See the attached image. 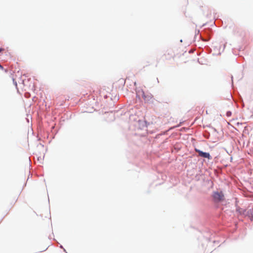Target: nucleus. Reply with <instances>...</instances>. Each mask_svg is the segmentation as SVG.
<instances>
[{
    "label": "nucleus",
    "mask_w": 253,
    "mask_h": 253,
    "mask_svg": "<svg viewBox=\"0 0 253 253\" xmlns=\"http://www.w3.org/2000/svg\"><path fill=\"white\" fill-rule=\"evenodd\" d=\"M2 50H3V49H2V48H0V52L1 51H2Z\"/></svg>",
    "instance_id": "5"
},
{
    "label": "nucleus",
    "mask_w": 253,
    "mask_h": 253,
    "mask_svg": "<svg viewBox=\"0 0 253 253\" xmlns=\"http://www.w3.org/2000/svg\"><path fill=\"white\" fill-rule=\"evenodd\" d=\"M212 200L214 203L218 207L221 200V196L218 192H214L212 195Z\"/></svg>",
    "instance_id": "1"
},
{
    "label": "nucleus",
    "mask_w": 253,
    "mask_h": 253,
    "mask_svg": "<svg viewBox=\"0 0 253 253\" xmlns=\"http://www.w3.org/2000/svg\"><path fill=\"white\" fill-rule=\"evenodd\" d=\"M195 151L198 153L199 156L205 158H208L209 159H211V157L209 153L203 152L197 149H195Z\"/></svg>",
    "instance_id": "3"
},
{
    "label": "nucleus",
    "mask_w": 253,
    "mask_h": 253,
    "mask_svg": "<svg viewBox=\"0 0 253 253\" xmlns=\"http://www.w3.org/2000/svg\"><path fill=\"white\" fill-rule=\"evenodd\" d=\"M231 112L230 111H227L226 113V116L228 117H229L231 116Z\"/></svg>",
    "instance_id": "4"
},
{
    "label": "nucleus",
    "mask_w": 253,
    "mask_h": 253,
    "mask_svg": "<svg viewBox=\"0 0 253 253\" xmlns=\"http://www.w3.org/2000/svg\"><path fill=\"white\" fill-rule=\"evenodd\" d=\"M142 98L146 103H150L152 101L153 96L150 93H143Z\"/></svg>",
    "instance_id": "2"
}]
</instances>
